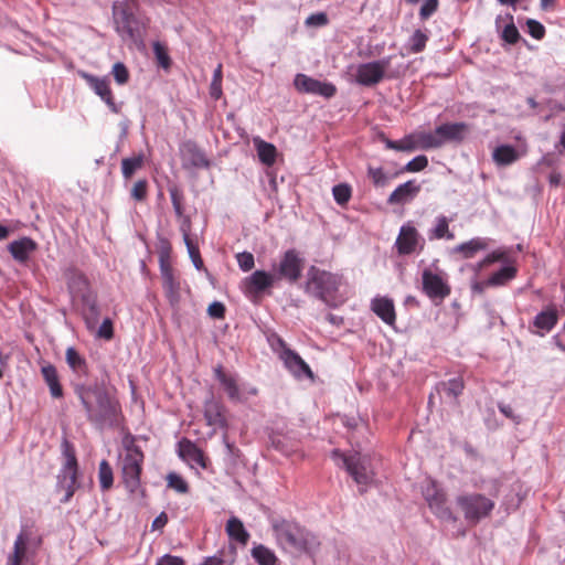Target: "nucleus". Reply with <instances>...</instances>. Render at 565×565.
<instances>
[{
  "mask_svg": "<svg viewBox=\"0 0 565 565\" xmlns=\"http://www.w3.org/2000/svg\"><path fill=\"white\" fill-rule=\"evenodd\" d=\"M524 154L525 150L520 151L511 145H500L493 149L492 160L498 167H507L516 162Z\"/></svg>",
  "mask_w": 565,
  "mask_h": 565,
  "instance_id": "18",
  "label": "nucleus"
},
{
  "mask_svg": "<svg viewBox=\"0 0 565 565\" xmlns=\"http://www.w3.org/2000/svg\"><path fill=\"white\" fill-rule=\"evenodd\" d=\"M66 362L74 372H85L86 363L85 360L74 348L66 350Z\"/></svg>",
  "mask_w": 565,
  "mask_h": 565,
  "instance_id": "42",
  "label": "nucleus"
},
{
  "mask_svg": "<svg viewBox=\"0 0 565 565\" xmlns=\"http://www.w3.org/2000/svg\"><path fill=\"white\" fill-rule=\"evenodd\" d=\"M303 268V259L295 249L287 250L279 263L278 274L279 277L289 280L290 282L297 281Z\"/></svg>",
  "mask_w": 565,
  "mask_h": 565,
  "instance_id": "12",
  "label": "nucleus"
},
{
  "mask_svg": "<svg viewBox=\"0 0 565 565\" xmlns=\"http://www.w3.org/2000/svg\"><path fill=\"white\" fill-rule=\"evenodd\" d=\"M65 457L66 461L62 470L61 486L65 488V495L62 502H68L73 497L77 481V461L74 451L70 448L68 444L65 443Z\"/></svg>",
  "mask_w": 565,
  "mask_h": 565,
  "instance_id": "9",
  "label": "nucleus"
},
{
  "mask_svg": "<svg viewBox=\"0 0 565 565\" xmlns=\"http://www.w3.org/2000/svg\"><path fill=\"white\" fill-rule=\"evenodd\" d=\"M111 73L114 75L115 81L119 85L126 84L128 82L129 73L127 67L122 63H115Z\"/></svg>",
  "mask_w": 565,
  "mask_h": 565,
  "instance_id": "48",
  "label": "nucleus"
},
{
  "mask_svg": "<svg viewBox=\"0 0 565 565\" xmlns=\"http://www.w3.org/2000/svg\"><path fill=\"white\" fill-rule=\"evenodd\" d=\"M131 196L136 201H143L147 196V181H137L131 189Z\"/></svg>",
  "mask_w": 565,
  "mask_h": 565,
  "instance_id": "52",
  "label": "nucleus"
},
{
  "mask_svg": "<svg viewBox=\"0 0 565 565\" xmlns=\"http://www.w3.org/2000/svg\"><path fill=\"white\" fill-rule=\"evenodd\" d=\"M369 175L375 185L383 186L387 182V177L381 168H370Z\"/></svg>",
  "mask_w": 565,
  "mask_h": 565,
  "instance_id": "56",
  "label": "nucleus"
},
{
  "mask_svg": "<svg viewBox=\"0 0 565 565\" xmlns=\"http://www.w3.org/2000/svg\"><path fill=\"white\" fill-rule=\"evenodd\" d=\"M9 249L17 260L24 262L28 259L30 253L35 249V244L30 238H22L20 241L12 242Z\"/></svg>",
  "mask_w": 565,
  "mask_h": 565,
  "instance_id": "30",
  "label": "nucleus"
},
{
  "mask_svg": "<svg viewBox=\"0 0 565 565\" xmlns=\"http://www.w3.org/2000/svg\"><path fill=\"white\" fill-rule=\"evenodd\" d=\"M430 238L441 239H454L455 235L449 231V221L446 216L441 215L436 218V225L431 230Z\"/></svg>",
  "mask_w": 565,
  "mask_h": 565,
  "instance_id": "39",
  "label": "nucleus"
},
{
  "mask_svg": "<svg viewBox=\"0 0 565 565\" xmlns=\"http://www.w3.org/2000/svg\"><path fill=\"white\" fill-rule=\"evenodd\" d=\"M142 166V157L126 158L121 162V170L125 178H130Z\"/></svg>",
  "mask_w": 565,
  "mask_h": 565,
  "instance_id": "43",
  "label": "nucleus"
},
{
  "mask_svg": "<svg viewBox=\"0 0 565 565\" xmlns=\"http://www.w3.org/2000/svg\"><path fill=\"white\" fill-rule=\"evenodd\" d=\"M273 530L278 545L290 553H312L320 545L316 535L286 520L275 521Z\"/></svg>",
  "mask_w": 565,
  "mask_h": 565,
  "instance_id": "1",
  "label": "nucleus"
},
{
  "mask_svg": "<svg viewBox=\"0 0 565 565\" xmlns=\"http://www.w3.org/2000/svg\"><path fill=\"white\" fill-rule=\"evenodd\" d=\"M184 156L190 161V163L198 168H207L210 162L206 159L205 154L198 149L194 145H186L184 147Z\"/></svg>",
  "mask_w": 565,
  "mask_h": 565,
  "instance_id": "37",
  "label": "nucleus"
},
{
  "mask_svg": "<svg viewBox=\"0 0 565 565\" xmlns=\"http://www.w3.org/2000/svg\"><path fill=\"white\" fill-rule=\"evenodd\" d=\"M114 20L116 23V30L122 39L132 38L131 22L134 17L131 13L119 3H114L113 7Z\"/></svg>",
  "mask_w": 565,
  "mask_h": 565,
  "instance_id": "20",
  "label": "nucleus"
},
{
  "mask_svg": "<svg viewBox=\"0 0 565 565\" xmlns=\"http://www.w3.org/2000/svg\"><path fill=\"white\" fill-rule=\"evenodd\" d=\"M328 23V17L324 12L310 14L306 19L307 26H323Z\"/></svg>",
  "mask_w": 565,
  "mask_h": 565,
  "instance_id": "55",
  "label": "nucleus"
},
{
  "mask_svg": "<svg viewBox=\"0 0 565 565\" xmlns=\"http://www.w3.org/2000/svg\"><path fill=\"white\" fill-rule=\"evenodd\" d=\"M558 316L554 307H547L545 310L537 313L533 320V327L536 328L534 333L540 337H544L548 333L557 323Z\"/></svg>",
  "mask_w": 565,
  "mask_h": 565,
  "instance_id": "19",
  "label": "nucleus"
},
{
  "mask_svg": "<svg viewBox=\"0 0 565 565\" xmlns=\"http://www.w3.org/2000/svg\"><path fill=\"white\" fill-rule=\"evenodd\" d=\"M153 52H154V55H156V58H157L159 65L166 70L169 68L170 57L168 55L166 47L162 44H160L159 42H156L153 44Z\"/></svg>",
  "mask_w": 565,
  "mask_h": 565,
  "instance_id": "46",
  "label": "nucleus"
},
{
  "mask_svg": "<svg viewBox=\"0 0 565 565\" xmlns=\"http://www.w3.org/2000/svg\"><path fill=\"white\" fill-rule=\"evenodd\" d=\"M210 94L214 99H218L222 96V81L212 79Z\"/></svg>",
  "mask_w": 565,
  "mask_h": 565,
  "instance_id": "62",
  "label": "nucleus"
},
{
  "mask_svg": "<svg viewBox=\"0 0 565 565\" xmlns=\"http://www.w3.org/2000/svg\"><path fill=\"white\" fill-rule=\"evenodd\" d=\"M252 556L258 565H276L277 556L275 553L263 544L255 545L252 551Z\"/></svg>",
  "mask_w": 565,
  "mask_h": 565,
  "instance_id": "33",
  "label": "nucleus"
},
{
  "mask_svg": "<svg viewBox=\"0 0 565 565\" xmlns=\"http://www.w3.org/2000/svg\"><path fill=\"white\" fill-rule=\"evenodd\" d=\"M332 193L335 202L343 205L348 203L351 198V188L348 184H338L333 186Z\"/></svg>",
  "mask_w": 565,
  "mask_h": 565,
  "instance_id": "45",
  "label": "nucleus"
},
{
  "mask_svg": "<svg viewBox=\"0 0 565 565\" xmlns=\"http://www.w3.org/2000/svg\"><path fill=\"white\" fill-rule=\"evenodd\" d=\"M156 565H184V562L178 556L167 554L159 558Z\"/></svg>",
  "mask_w": 565,
  "mask_h": 565,
  "instance_id": "59",
  "label": "nucleus"
},
{
  "mask_svg": "<svg viewBox=\"0 0 565 565\" xmlns=\"http://www.w3.org/2000/svg\"><path fill=\"white\" fill-rule=\"evenodd\" d=\"M515 268L512 266H507L498 270L497 273L492 274L488 281V286H501L514 278L515 276Z\"/></svg>",
  "mask_w": 565,
  "mask_h": 565,
  "instance_id": "40",
  "label": "nucleus"
},
{
  "mask_svg": "<svg viewBox=\"0 0 565 565\" xmlns=\"http://www.w3.org/2000/svg\"><path fill=\"white\" fill-rule=\"evenodd\" d=\"M41 373L43 375V379L45 383L47 384L50 388V393L54 398H60L63 396V390L60 384L58 375L56 369L51 365H44L41 369Z\"/></svg>",
  "mask_w": 565,
  "mask_h": 565,
  "instance_id": "28",
  "label": "nucleus"
},
{
  "mask_svg": "<svg viewBox=\"0 0 565 565\" xmlns=\"http://www.w3.org/2000/svg\"><path fill=\"white\" fill-rule=\"evenodd\" d=\"M70 289L75 297H78L83 300V295L87 299L88 297H94L90 294L89 285L87 279L83 275H76L72 278L70 282Z\"/></svg>",
  "mask_w": 565,
  "mask_h": 565,
  "instance_id": "38",
  "label": "nucleus"
},
{
  "mask_svg": "<svg viewBox=\"0 0 565 565\" xmlns=\"http://www.w3.org/2000/svg\"><path fill=\"white\" fill-rule=\"evenodd\" d=\"M416 149H429L426 131L412 134L399 141V151H414Z\"/></svg>",
  "mask_w": 565,
  "mask_h": 565,
  "instance_id": "27",
  "label": "nucleus"
},
{
  "mask_svg": "<svg viewBox=\"0 0 565 565\" xmlns=\"http://www.w3.org/2000/svg\"><path fill=\"white\" fill-rule=\"evenodd\" d=\"M294 85L301 93L319 95L327 98L332 97L337 92L333 84L318 81L305 74H297L294 79Z\"/></svg>",
  "mask_w": 565,
  "mask_h": 565,
  "instance_id": "10",
  "label": "nucleus"
},
{
  "mask_svg": "<svg viewBox=\"0 0 565 565\" xmlns=\"http://www.w3.org/2000/svg\"><path fill=\"white\" fill-rule=\"evenodd\" d=\"M438 0H426L419 11L422 19L426 20L437 11Z\"/></svg>",
  "mask_w": 565,
  "mask_h": 565,
  "instance_id": "54",
  "label": "nucleus"
},
{
  "mask_svg": "<svg viewBox=\"0 0 565 565\" xmlns=\"http://www.w3.org/2000/svg\"><path fill=\"white\" fill-rule=\"evenodd\" d=\"M529 33L536 40H540L545 34V29L543 24H541L539 21L535 20H527L526 22Z\"/></svg>",
  "mask_w": 565,
  "mask_h": 565,
  "instance_id": "53",
  "label": "nucleus"
},
{
  "mask_svg": "<svg viewBox=\"0 0 565 565\" xmlns=\"http://www.w3.org/2000/svg\"><path fill=\"white\" fill-rule=\"evenodd\" d=\"M420 191V185L415 180H409L398 185L388 196L390 204H405L411 202Z\"/></svg>",
  "mask_w": 565,
  "mask_h": 565,
  "instance_id": "17",
  "label": "nucleus"
},
{
  "mask_svg": "<svg viewBox=\"0 0 565 565\" xmlns=\"http://www.w3.org/2000/svg\"><path fill=\"white\" fill-rule=\"evenodd\" d=\"M83 78L88 83L93 90L109 106H114V98L106 78H99L87 73L82 74Z\"/></svg>",
  "mask_w": 565,
  "mask_h": 565,
  "instance_id": "24",
  "label": "nucleus"
},
{
  "mask_svg": "<svg viewBox=\"0 0 565 565\" xmlns=\"http://www.w3.org/2000/svg\"><path fill=\"white\" fill-rule=\"evenodd\" d=\"M372 311L386 324L394 326L396 313L394 302L388 297H375L371 301Z\"/></svg>",
  "mask_w": 565,
  "mask_h": 565,
  "instance_id": "16",
  "label": "nucleus"
},
{
  "mask_svg": "<svg viewBox=\"0 0 565 565\" xmlns=\"http://www.w3.org/2000/svg\"><path fill=\"white\" fill-rule=\"evenodd\" d=\"M392 57L387 56L377 61L360 64L356 67L355 81L363 86H373L384 77H397L399 71H391Z\"/></svg>",
  "mask_w": 565,
  "mask_h": 565,
  "instance_id": "7",
  "label": "nucleus"
},
{
  "mask_svg": "<svg viewBox=\"0 0 565 565\" xmlns=\"http://www.w3.org/2000/svg\"><path fill=\"white\" fill-rule=\"evenodd\" d=\"M28 537L20 533L13 546V552L8 556V565H21L26 556Z\"/></svg>",
  "mask_w": 565,
  "mask_h": 565,
  "instance_id": "31",
  "label": "nucleus"
},
{
  "mask_svg": "<svg viewBox=\"0 0 565 565\" xmlns=\"http://www.w3.org/2000/svg\"><path fill=\"white\" fill-rule=\"evenodd\" d=\"M341 285V277L311 266L308 269L307 290L329 303Z\"/></svg>",
  "mask_w": 565,
  "mask_h": 565,
  "instance_id": "4",
  "label": "nucleus"
},
{
  "mask_svg": "<svg viewBox=\"0 0 565 565\" xmlns=\"http://www.w3.org/2000/svg\"><path fill=\"white\" fill-rule=\"evenodd\" d=\"M469 131L465 122H451L438 126L434 131L426 132L429 149L443 147L447 142L462 141Z\"/></svg>",
  "mask_w": 565,
  "mask_h": 565,
  "instance_id": "8",
  "label": "nucleus"
},
{
  "mask_svg": "<svg viewBox=\"0 0 565 565\" xmlns=\"http://www.w3.org/2000/svg\"><path fill=\"white\" fill-rule=\"evenodd\" d=\"M207 313L212 318L221 319L224 317L225 307L222 302L214 301L209 306Z\"/></svg>",
  "mask_w": 565,
  "mask_h": 565,
  "instance_id": "58",
  "label": "nucleus"
},
{
  "mask_svg": "<svg viewBox=\"0 0 565 565\" xmlns=\"http://www.w3.org/2000/svg\"><path fill=\"white\" fill-rule=\"evenodd\" d=\"M428 40L427 34H425L420 30H416L413 35L409 39V50L412 53H419L422 52L425 46L426 42Z\"/></svg>",
  "mask_w": 565,
  "mask_h": 565,
  "instance_id": "44",
  "label": "nucleus"
},
{
  "mask_svg": "<svg viewBox=\"0 0 565 565\" xmlns=\"http://www.w3.org/2000/svg\"><path fill=\"white\" fill-rule=\"evenodd\" d=\"M190 230H191L190 220L188 217H183L181 226H180V231L182 233L184 243L192 242L190 238Z\"/></svg>",
  "mask_w": 565,
  "mask_h": 565,
  "instance_id": "61",
  "label": "nucleus"
},
{
  "mask_svg": "<svg viewBox=\"0 0 565 565\" xmlns=\"http://www.w3.org/2000/svg\"><path fill=\"white\" fill-rule=\"evenodd\" d=\"M204 417L209 426H213L215 428H223L226 426L224 407L214 399L206 401L204 405Z\"/></svg>",
  "mask_w": 565,
  "mask_h": 565,
  "instance_id": "22",
  "label": "nucleus"
},
{
  "mask_svg": "<svg viewBox=\"0 0 565 565\" xmlns=\"http://www.w3.org/2000/svg\"><path fill=\"white\" fill-rule=\"evenodd\" d=\"M423 289L429 298H445L450 294V288L444 277L429 269L423 271Z\"/></svg>",
  "mask_w": 565,
  "mask_h": 565,
  "instance_id": "13",
  "label": "nucleus"
},
{
  "mask_svg": "<svg viewBox=\"0 0 565 565\" xmlns=\"http://www.w3.org/2000/svg\"><path fill=\"white\" fill-rule=\"evenodd\" d=\"M168 522V516L164 512L160 513L152 522V530H161Z\"/></svg>",
  "mask_w": 565,
  "mask_h": 565,
  "instance_id": "64",
  "label": "nucleus"
},
{
  "mask_svg": "<svg viewBox=\"0 0 565 565\" xmlns=\"http://www.w3.org/2000/svg\"><path fill=\"white\" fill-rule=\"evenodd\" d=\"M77 394L92 419H104L114 411L107 394L98 387H78Z\"/></svg>",
  "mask_w": 565,
  "mask_h": 565,
  "instance_id": "5",
  "label": "nucleus"
},
{
  "mask_svg": "<svg viewBox=\"0 0 565 565\" xmlns=\"http://www.w3.org/2000/svg\"><path fill=\"white\" fill-rule=\"evenodd\" d=\"M167 481L170 488L174 489L180 493H185L188 491L186 482L177 473H169L167 477Z\"/></svg>",
  "mask_w": 565,
  "mask_h": 565,
  "instance_id": "47",
  "label": "nucleus"
},
{
  "mask_svg": "<svg viewBox=\"0 0 565 565\" xmlns=\"http://www.w3.org/2000/svg\"><path fill=\"white\" fill-rule=\"evenodd\" d=\"M84 310L83 315L88 329H94L98 322L99 309L97 307L95 297H88L87 299L83 295Z\"/></svg>",
  "mask_w": 565,
  "mask_h": 565,
  "instance_id": "32",
  "label": "nucleus"
},
{
  "mask_svg": "<svg viewBox=\"0 0 565 565\" xmlns=\"http://www.w3.org/2000/svg\"><path fill=\"white\" fill-rule=\"evenodd\" d=\"M332 458L338 465H342L347 469L355 483L360 487L361 492L373 482L374 472L369 456L358 452L347 456L339 450H334L332 451Z\"/></svg>",
  "mask_w": 565,
  "mask_h": 565,
  "instance_id": "3",
  "label": "nucleus"
},
{
  "mask_svg": "<svg viewBox=\"0 0 565 565\" xmlns=\"http://www.w3.org/2000/svg\"><path fill=\"white\" fill-rule=\"evenodd\" d=\"M428 166V159L425 156H417L412 159L405 167L406 171L418 172Z\"/></svg>",
  "mask_w": 565,
  "mask_h": 565,
  "instance_id": "50",
  "label": "nucleus"
},
{
  "mask_svg": "<svg viewBox=\"0 0 565 565\" xmlns=\"http://www.w3.org/2000/svg\"><path fill=\"white\" fill-rule=\"evenodd\" d=\"M424 497L430 510L440 519L451 520L452 514L446 504V494L435 482H429L424 489Z\"/></svg>",
  "mask_w": 565,
  "mask_h": 565,
  "instance_id": "11",
  "label": "nucleus"
},
{
  "mask_svg": "<svg viewBox=\"0 0 565 565\" xmlns=\"http://www.w3.org/2000/svg\"><path fill=\"white\" fill-rule=\"evenodd\" d=\"M285 366L297 379L307 377L312 380L313 374L309 365L294 351L286 349L280 355Z\"/></svg>",
  "mask_w": 565,
  "mask_h": 565,
  "instance_id": "14",
  "label": "nucleus"
},
{
  "mask_svg": "<svg viewBox=\"0 0 565 565\" xmlns=\"http://www.w3.org/2000/svg\"><path fill=\"white\" fill-rule=\"evenodd\" d=\"M162 285L166 292L167 298L169 299L171 305H175L180 298V284L175 279L173 274H167L166 277H162Z\"/></svg>",
  "mask_w": 565,
  "mask_h": 565,
  "instance_id": "35",
  "label": "nucleus"
},
{
  "mask_svg": "<svg viewBox=\"0 0 565 565\" xmlns=\"http://www.w3.org/2000/svg\"><path fill=\"white\" fill-rule=\"evenodd\" d=\"M236 259H237L239 268L243 271H248L254 267L255 262H254V256L252 253H248V252L238 253L236 255Z\"/></svg>",
  "mask_w": 565,
  "mask_h": 565,
  "instance_id": "49",
  "label": "nucleus"
},
{
  "mask_svg": "<svg viewBox=\"0 0 565 565\" xmlns=\"http://www.w3.org/2000/svg\"><path fill=\"white\" fill-rule=\"evenodd\" d=\"M463 388L462 382L460 380H450L447 385V391L450 395L457 396L461 393Z\"/></svg>",
  "mask_w": 565,
  "mask_h": 565,
  "instance_id": "60",
  "label": "nucleus"
},
{
  "mask_svg": "<svg viewBox=\"0 0 565 565\" xmlns=\"http://www.w3.org/2000/svg\"><path fill=\"white\" fill-rule=\"evenodd\" d=\"M504 257H505V253L504 252H502V250H494V252L488 254L484 257V263L492 264V263H495V262L504 259Z\"/></svg>",
  "mask_w": 565,
  "mask_h": 565,
  "instance_id": "63",
  "label": "nucleus"
},
{
  "mask_svg": "<svg viewBox=\"0 0 565 565\" xmlns=\"http://www.w3.org/2000/svg\"><path fill=\"white\" fill-rule=\"evenodd\" d=\"M119 458L124 484L130 493H136L140 488L143 454L134 443L125 441Z\"/></svg>",
  "mask_w": 565,
  "mask_h": 565,
  "instance_id": "2",
  "label": "nucleus"
},
{
  "mask_svg": "<svg viewBox=\"0 0 565 565\" xmlns=\"http://www.w3.org/2000/svg\"><path fill=\"white\" fill-rule=\"evenodd\" d=\"M179 455L190 463H194L201 468L206 467L202 450L188 439H183L179 443Z\"/></svg>",
  "mask_w": 565,
  "mask_h": 565,
  "instance_id": "23",
  "label": "nucleus"
},
{
  "mask_svg": "<svg viewBox=\"0 0 565 565\" xmlns=\"http://www.w3.org/2000/svg\"><path fill=\"white\" fill-rule=\"evenodd\" d=\"M247 284L250 289L258 292L271 286L273 276L264 270H256L248 277Z\"/></svg>",
  "mask_w": 565,
  "mask_h": 565,
  "instance_id": "34",
  "label": "nucleus"
},
{
  "mask_svg": "<svg viewBox=\"0 0 565 565\" xmlns=\"http://www.w3.org/2000/svg\"><path fill=\"white\" fill-rule=\"evenodd\" d=\"M98 479L103 490L111 488L114 482L113 469L106 460L99 463Z\"/></svg>",
  "mask_w": 565,
  "mask_h": 565,
  "instance_id": "41",
  "label": "nucleus"
},
{
  "mask_svg": "<svg viewBox=\"0 0 565 565\" xmlns=\"http://www.w3.org/2000/svg\"><path fill=\"white\" fill-rule=\"evenodd\" d=\"M497 30L500 32L501 38L509 44H514L519 41L520 33L513 22L511 14L498 15L495 19Z\"/></svg>",
  "mask_w": 565,
  "mask_h": 565,
  "instance_id": "21",
  "label": "nucleus"
},
{
  "mask_svg": "<svg viewBox=\"0 0 565 565\" xmlns=\"http://www.w3.org/2000/svg\"><path fill=\"white\" fill-rule=\"evenodd\" d=\"M488 245L486 238L475 237L454 247L452 253L460 254L462 258L469 259L475 257L479 252L486 250Z\"/></svg>",
  "mask_w": 565,
  "mask_h": 565,
  "instance_id": "25",
  "label": "nucleus"
},
{
  "mask_svg": "<svg viewBox=\"0 0 565 565\" xmlns=\"http://www.w3.org/2000/svg\"><path fill=\"white\" fill-rule=\"evenodd\" d=\"M185 245H186L189 256H190L194 267L196 269L201 270L203 268V260L200 256L198 246L195 244H193V242H188V243H185Z\"/></svg>",
  "mask_w": 565,
  "mask_h": 565,
  "instance_id": "51",
  "label": "nucleus"
},
{
  "mask_svg": "<svg viewBox=\"0 0 565 565\" xmlns=\"http://www.w3.org/2000/svg\"><path fill=\"white\" fill-rule=\"evenodd\" d=\"M456 502L465 519L472 524H477L481 519L490 515L494 509V502L480 493L461 494L457 497Z\"/></svg>",
  "mask_w": 565,
  "mask_h": 565,
  "instance_id": "6",
  "label": "nucleus"
},
{
  "mask_svg": "<svg viewBox=\"0 0 565 565\" xmlns=\"http://www.w3.org/2000/svg\"><path fill=\"white\" fill-rule=\"evenodd\" d=\"M215 375L224 386L231 399H239V390L234 377L226 375L221 367L215 369Z\"/></svg>",
  "mask_w": 565,
  "mask_h": 565,
  "instance_id": "36",
  "label": "nucleus"
},
{
  "mask_svg": "<svg viewBox=\"0 0 565 565\" xmlns=\"http://www.w3.org/2000/svg\"><path fill=\"white\" fill-rule=\"evenodd\" d=\"M253 143L257 151V156L260 162L268 167L273 166L276 161L277 156L276 147L273 143L267 142L259 137H254Z\"/></svg>",
  "mask_w": 565,
  "mask_h": 565,
  "instance_id": "26",
  "label": "nucleus"
},
{
  "mask_svg": "<svg viewBox=\"0 0 565 565\" xmlns=\"http://www.w3.org/2000/svg\"><path fill=\"white\" fill-rule=\"evenodd\" d=\"M419 234L413 225L409 223L403 225L396 239V247L398 253L408 255L415 252L419 243Z\"/></svg>",
  "mask_w": 565,
  "mask_h": 565,
  "instance_id": "15",
  "label": "nucleus"
},
{
  "mask_svg": "<svg viewBox=\"0 0 565 565\" xmlns=\"http://www.w3.org/2000/svg\"><path fill=\"white\" fill-rule=\"evenodd\" d=\"M97 335L99 338H103V339H106V340H109L113 338L114 335V332H113V322L110 319L106 318L103 323L100 324L98 331H97Z\"/></svg>",
  "mask_w": 565,
  "mask_h": 565,
  "instance_id": "57",
  "label": "nucleus"
},
{
  "mask_svg": "<svg viewBox=\"0 0 565 565\" xmlns=\"http://www.w3.org/2000/svg\"><path fill=\"white\" fill-rule=\"evenodd\" d=\"M225 530L232 540H235L243 545H245L249 539V534L244 527L243 522L235 516L228 519Z\"/></svg>",
  "mask_w": 565,
  "mask_h": 565,
  "instance_id": "29",
  "label": "nucleus"
}]
</instances>
